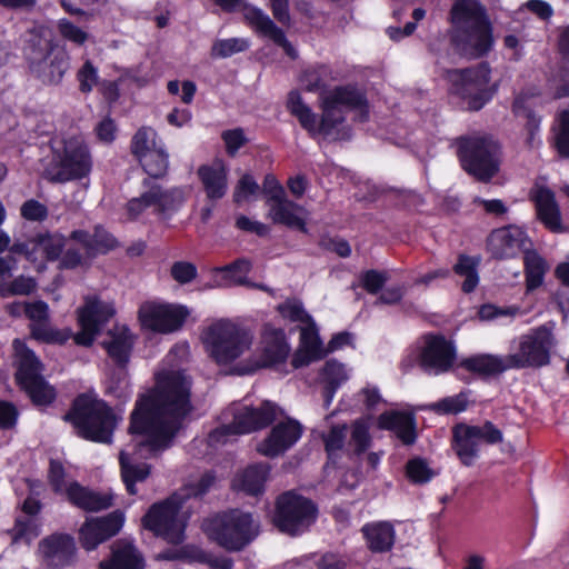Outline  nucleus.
<instances>
[{"instance_id": "nucleus-30", "label": "nucleus", "mask_w": 569, "mask_h": 569, "mask_svg": "<svg viewBox=\"0 0 569 569\" xmlns=\"http://www.w3.org/2000/svg\"><path fill=\"white\" fill-rule=\"evenodd\" d=\"M141 553L128 541L118 540L111 546L109 559L99 563V569H143Z\"/></svg>"}, {"instance_id": "nucleus-38", "label": "nucleus", "mask_w": 569, "mask_h": 569, "mask_svg": "<svg viewBox=\"0 0 569 569\" xmlns=\"http://www.w3.org/2000/svg\"><path fill=\"white\" fill-rule=\"evenodd\" d=\"M368 548L373 552H386L395 542V530L389 522L366 525L361 529Z\"/></svg>"}, {"instance_id": "nucleus-56", "label": "nucleus", "mask_w": 569, "mask_h": 569, "mask_svg": "<svg viewBox=\"0 0 569 569\" xmlns=\"http://www.w3.org/2000/svg\"><path fill=\"white\" fill-rule=\"evenodd\" d=\"M477 441L487 445H496L502 441V432L491 421H486L482 426H469Z\"/></svg>"}, {"instance_id": "nucleus-19", "label": "nucleus", "mask_w": 569, "mask_h": 569, "mask_svg": "<svg viewBox=\"0 0 569 569\" xmlns=\"http://www.w3.org/2000/svg\"><path fill=\"white\" fill-rule=\"evenodd\" d=\"M282 415L283 411L278 405L266 400L259 407H243L238 410L232 425L236 433L244 435L267 428Z\"/></svg>"}, {"instance_id": "nucleus-7", "label": "nucleus", "mask_w": 569, "mask_h": 569, "mask_svg": "<svg viewBox=\"0 0 569 569\" xmlns=\"http://www.w3.org/2000/svg\"><path fill=\"white\" fill-rule=\"evenodd\" d=\"M461 169L482 183H488L500 170L501 147L489 134H469L456 139Z\"/></svg>"}, {"instance_id": "nucleus-35", "label": "nucleus", "mask_w": 569, "mask_h": 569, "mask_svg": "<svg viewBox=\"0 0 569 569\" xmlns=\"http://www.w3.org/2000/svg\"><path fill=\"white\" fill-rule=\"evenodd\" d=\"M67 497L74 506L92 512L108 509L112 505L111 496L97 493L78 482L69 483Z\"/></svg>"}, {"instance_id": "nucleus-54", "label": "nucleus", "mask_w": 569, "mask_h": 569, "mask_svg": "<svg viewBox=\"0 0 569 569\" xmlns=\"http://www.w3.org/2000/svg\"><path fill=\"white\" fill-rule=\"evenodd\" d=\"M221 139L229 157H234L238 151L248 143V138L242 128L228 129L222 131Z\"/></svg>"}, {"instance_id": "nucleus-24", "label": "nucleus", "mask_w": 569, "mask_h": 569, "mask_svg": "<svg viewBox=\"0 0 569 569\" xmlns=\"http://www.w3.org/2000/svg\"><path fill=\"white\" fill-rule=\"evenodd\" d=\"M39 552L46 566L63 568L73 561L76 546L69 535L54 533L40 541Z\"/></svg>"}, {"instance_id": "nucleus-20", "label": "nucleus", "mask_w": 569, "mask_h": 569, "mask_svg": "<svg viewBox=\"0 0 569 569\" xmlns=\"http://www.w3.org/2000/svg\"><path fill=\"white\" fill-rule=\"evenodd\" d=\"M123 525V515L113 511L104 517L87 519L79 530V541L87 550L96 549L100 543L116 536Z\"/></svg>"}, {"instance_id": "nucleus-6", "label": "nucleus", "mask_w": 569, "mask_h": 569, "mask_svg": "<svg viewBox=\"0 0 569 569\" xmlns=\"http://www.w3.org/2000/svg\"><path fill=\"white\" fill-rule=\"evenodd\" d=\"M23 57L30 73L46 86L59 84L70 68L66 49L36 31L26 40Z\"/></svg>"}, {"instance_id": "nucleus-9", "label": "nucleus", "mask_w": 569, "mask_h": 569, "mask_svg": "<svg viewBox=\"0 0 569 569\" xmlns=\"http://www.w3.org/2000/svg\"><path fill=\"white\" fill-rule=\"evenodd\" d=\"M443 78L449 83V93L466 101L471 111L482 109L496 93V87H489L491 69L488 62L465 69H448Z\"/></svg>"}, {"instance_id": "nucleus-23", "label": "nucleus", "mask_w": 569, "mask_h": 569, "mask_svg": "<svg viewBox=\"0 0 569 569\" xmlns=\"http://www.w3.org/2000/svg\"><path fill=\"white\" fill-rule=\"evenodd\" d=\"M425 342L420 358L421 367L436 373L448 371L456 358L453 346L442 336H427Z\"/></svg>"}, {"instance_id": "nucleus-53", "label": "nucleus", "mask_w": 569, "mask_h": 569, "mask_svg": "<svg viewBox=\"0 0 569 569\" xmlns=\"http://www.w3.org/2000/svg\"><path fill=\"white\" fill-rule=\"evenodd\" d=\"M77 80L79 82V90L82 93H89L98 84L99 74L98 69L90 60H86L77 72Z\"/></svg>"}, {"instance_id": "nucleus-60", "label": "nucleus", "mask_w": 569, "mask_h": 569, "mask_svg": "<svg viewBox=\"0 0 569 569\" xmlns=\"http://www.w3.org/2000/svg\"><path fill=\"white\" fill-rule=\"evenodd\" d=\"M58 31L63 39L78 46H82L88 39V33L86 31L67 19H61L59 21Z\"/></svg>"}, {"instance_id": "nucleus-17", "label": "nucleus", "mask_w": 569, "mask_h": 569, "mask_svg": "<svg viewBox=\"0 0 569 569\" xmlns=\"http://www.w3.org/2000/svg\"><path fill=\"white\" fill-rule=\"evenodd\" d=\"M553 346V337L547 327H540L532 333L521 338L519 351L508 355L510 369L542 367L549 363V351Z\"/></svg>"}, {"instance_id": "nucleus-57", "label": "nucleus", "mask_w": 569, "mask_h": 569, "mask_svg": "<svg viewBox=\"0 0 569 569\" xmlns=\"http://www.w3.org/2000/svg\"><path fill=\"white\" fill-rule=\"evenodd\" d=\"M20 214L24 220L42 222L48 218L49 210L47 206L40 201L29 199L21 204Z\"/></svg>"}, {"instance_id": "nucleus-41", "label": "nucleus", "mask_w": 569, "mask_h": 569, "mask_svg": "<svg viewBox=\"0 0 569 569\" xmlns=\"http://www.w3.org/2000/svg\"><path fill=\"white\" fill-rule=\"evenodd\" d=\"M481 262L480 256H469L461 253L458 257L453 271L465 278L461 289L466 293L472 292L479 283L478 268Z\"/></svg>"}, {"instance_id": "nucleus-63", "label": "nucleus", "mask_w": 569, "mask_h": 569, "mask_svg": "<svg viewBox=\"0 0 569 569\" xmlns=\"http://www.w3.org/2000/svg\"><path fill=\"white\" fill-rule=\"evenodd\" d=\"M171 276L179 283H188L196 278L197 269L191 262L178 261L171 267Z\"/></svg>"}, {"instance_id": "nucleus-42", "label": "nucleus", "mask_w": 569, "mask_h": 569, "mask_svg": "<svg viewBox=\"0 0 569 569\" xmlns=\"http://www.w3.org/2000/svg\"><path fill=\"white\" fill-rule=\"evenodd\" d=\"M511 111L515 117L526 119L527 143L532 144L536 134L540 130L541 117L529 106L528 98L523 94H519L513 99Z\"/></svg>"}, {"instance_id": "nucleus-36", "label": "nucleus", "mask_w": 569, "mask_h": 569, "mask_svg": "<svg viewBox=\"0 0 569 569\" xmlns=\"http://www.w3.org/2000/svg\"><path fill=\"white\" fill-rule=\"evenodd\" d=\"M269 470L268 463L251 465L234 478L233 487L248 495L257 496L263 490Z\"/></svg>"}, {"instance_id": "nucleus-52", "label": "nucleus", "mask_w": 569, "mask_h": 569, "mask_svg": "<svg viewBox=\"0 0 569 569\" xmlns=\"http://www.w3.org/2000/svg\"><path fill=\"white\" fill-rule=\"evenodd\" d=\"M555 147L561 158L569 159V109L559 114V131L555 138Z\"/></svg>"}, {"instance_id": "nucleus-25", "label": "nucleus", "mask_w": 569, "mask_h": 569, "mask_svg": "<svg viewBox=\"0 0 569 569\" xmlns=\"http://www.w3.org/2000/svg\"><path fill=\"white\" fill-rule=\"evenodd\" d=\"M531 200L535 203L538 220L547 230L553 233H561L566 230L556 194L550 188H537L531 196Z\"/></svg>"}, {"instance_id": "nucleus-4", "label": "nucleus", "mask_w": 569, "mask_h": 569, "mask_svg": "<svg viewBox=\"0 0 569 569\" xmlns=\"http://www.w3.org/2000/svg\"><path fill=\"white\" fill-rule=\"evenodd\" d=\"M450 44L468 60L487 57L495 46L493 27L485 6L478 0H456L450 9Z\"/></svg>"}, {"instance_id": "nucleus-49", "label": "nucleus", "mask_w": 569, "mask_h": 569, "mask_svg": "<svg viewBox=\"0 0 569 569\" xmlns=\"http://www.w3.org/2000/svg\"><path fill=\"white\" fill-rule=\"evenodd\" d=\"M260 191V186L256 181L252 174L244 173L238 180L233 190V202L241 203L248 200L250 197L257 196Z\"/></svg>"}, {"instance_id": "nucleus-15", "label": "nucleus", "mask_w": 569, "mask_h": 569, "mask_svg": "<svg viewBox=\"0 0 569 569\" xmlns=\"http://www.w3.org/2000/svg\"><path fill=\"white\" fill-rule=\"evenodd\" d=\"M274 525L288 535L295 536L307 530L316 520L318 509L308 498L287 491L277 499Z\"/></svg>"}, {"instance_id": "nucleus-45", "label": "nucleus", "mask_w": 569, "mask_h": 569, "mask_svg": "<svg viewBox=\"0 0 569 569\" xmlns=\"http://www.w3.org/2000/svg\"><path fill=\"white\" fill-rule=\"evenodd\" d=\"M330 68L326 64H318L302 71L300 82L307 92H318L319 94L328 89V78Z\"/></svg>"}, {"instance_id": "nucleus-48", "label": "nucleus", "mask_w": 569, "mask_h": 569, "mask_svg": "<svg viewBox=\"0 0 569 569\" xmlns=\"http://www.w3.org/2000/svg\"><path fill=\"white\" fill-rule=\"evenodd\" d=\"M277 309L283 318L292 322H298L299 328L313 321L310 315L305 310L302 302L297 299H288L279 305Z\"/></svg>"}, {"instance_id": "nucleus-64", "label": "nucleus", "mask_w": 569, "mask_h": 569, "mask_svg": "<svg viewBox=\"0 0 569 569\" xmlns=\"http://www.w3.org/2000/svg\"><path fill=\"white\" fill-rule=\"evenodd\" d=\"M347 430L348 427L346 425L335 426L325 437L326 450L329 455L342 448Z\"/></svg>"}, {"instance_id": "nucleus-40", "label": "nucleus", "mask_w": 569, "mask_h": 569, "mask_svg": "<svg viewBox=\"0 0 569 569\" xmlns=\"http://www.w3.org/2000/svg\"><path fill=\"white\" fill-rule=\"evenodd\" d=\"M47 261L58 262L59 269L88 268L96 258V251H41Z\"/></svg>"}, {"instance_id": "nucleus-28", "label": "nucleus", "mask_w": 569, "mask_h": 569, "mask_svg": "<svg viewBox=\"0 0 569 569\" xmlns=\"http://www.w3.org/2000/svg\"><path fill=\"white\" fill-rule=\"evenodd\" d=\"M362 397L363 416L358 419V458L370 447L369 428L375 422L376 407L382 402V397L376 387H366L360 391Z\"/></svg>"}, {"instance_id": "nucleus-14", "label": "nucleus", "mask_w": 569, "mask_h": 569, "mask_svg": "<svg viewBox=\"0 0 569 569\" xmlns=\"http://www.w3.org/2000/svg\"><path fill=\"white\" fill-rule=\"evenodd\" d=\"M181 493L154 503L143 517V526L169 543L179 545L184 539L186 520L180 515Z\"/></svg>"}, {"instance_id": "nucleus-58", "label": "nucleus", "mask_w": 569, "mask_h": 569, "mask_svg": "<svg viewBox=\"0 0 569 569\" xmlns=\"http://www.w3.org/2000/svg\"><path fill=\"white\" fill-rule=\"evenodd\" d=\"M407 476L415 483H425L432 478L433 472L423 459L415 458L407 462Z\"/></svg>"}, {"instance_id": "nucleus-31", "label": "nucleus", "mask_w": 569, "mask_h": 569, "mask_svg": "<svg viewBox=\"0 0 569 569\" xmlns=\"http://www.w3.org/2000/svg\"><path fill=\"white\" fill-rule=\"evenodd\" d=\"M378 427L382 430H391L405 445H412L416 441V421L411 413L402 411H385L378 419Z\"/></svg>"}, {"instance_id": "nucleus-12", "label": "nucleus", "mask_w": 569, "mask_h": 569, "mask_svg": "<svg viewBox=\"0 0 569 569\" xmlns=\"http://www.w3.org/2000/svg\"><path fill=\"white\" fill-rule=\"evenodd\" d=\"M12 347L18 385L28 393L34 405L51 403L56 398V391L42 376L41 361L21 340L14 339Z\"/></svg>"}, {"instance_id": "nucleus-62", "label": "nucleus", "mask_w": 569, "mask_h": 569, "mask_svg": "<svg viewBox=\"0 0 569 569\" xmlns=\"http://www.w3.org/2000/svg\"><path fill=\"white\" fill-rule=\"evenodd\" d=\"M216 476L212 472H204L196 482H192L186 487L187 492L182 496V500L190 496H202L209 491L214 485Z\"/></svg>"}, {"instance_id": "nucleus-55", "label": "nucleus", "mask_w": 569, "mask_h": 569, "mask_svg": "<svg viewBox=\"0 0 569 569\" xmlns=\"http://www.w3.org/2000/svg\"><path fill=\"white\" fill-rule=\"evenodd\" d=\"M260 190L266 196V203L268 207L287 197L283 186L272 173H267L264 176Z\"/></svg>"}, {"instance_id": "nucleus-18", "label": "nucleus", "mask_w": 569, "mask_h": 569, "mask_svg": "<svg viewBox=\"0 0 569 569\" xmlns=\"http://www.w3.org/2000/svg\"><path fill=\"white\" fill-rule=\"evenodd\" d=\"M187 316L183 307L172 305L146 303L139 310L142 326L162 333L178 330Z\"/></svg>"}, {"instance_id": "nucleus-34", "label": "nucleus", "mask_w": 569, "mask_h": 569, "mask_svg": "<svg viewBox=\"0 0 569 569\" xmlns=\"http://www.w3.org/2000/svg\"><path fill=\"white\" fill-rule=\"evenodd\" d=\"M488 249H532V241L526 229L508 224L491 231L488 237Z\"/></svg>"}, {"instance_id": "nucleus-26", "label": "nucleus", "mask_w": 569, "mask_h": 569, "mask_svg": "<svg viewBox=\"0 0 569 569\" xmlns=\"http://www.w3.org/2000/svg\"><path fill=\"white\" fill-rule=\"evenodd\" d=\"M243 18L248 26L257 33L268 37L277 46L282 47L289 57H296V51L288 41L284 31L279 28L262 9L258 7H250L243 13Z\"/></svg>"}, {"instance_id": "nucleus-46", "label": "nucleus", "mask_w": 569, "mask_h": 569, "mask_svg": "<svg viewBox=\"0 0 569 569\" xmlns=\"http://www.w3.org/2000/svg\"><path fill=\"white\" fill-rule=\"evenodd\" d=\"M157 131L143 126L139 128L133 134L130 142V151L137 160H142L146 153L150 152L153 148H159L156 141Z\"/></svg>"}, {"instance_id": "nucleus-33", "label": "nucleus", "mask_w": 569, "mask_h": 569, "mask_svg": "<svg viewBox=\"0 0 569 569\" xmlns=\"http://www.w3.org/2000/svg\"><path fill=\"white\" fill-rule=\"evenodd\" d=\"M303 208L287 197L269 206V217L276 224L307 233L306 220L300 217Z\"/></svg>"}, {"instance_id": "nucleus-10", "label": "nucleus", "mask_w": 569, "mask_h": 569, "mask_svg": "<svg viewBox=\"0 0 569 569\" xmlns=\"http://www.w3.org/2000/svg\"><path fill=\"white\" fill-rule=\"evenodd\" d=\"M71 421L81 437L109 443L116 427V417L101 400L81 396L76 399L72 411L64 416Z\"/></svg>"}, {"instance_id": "nucleus-39", "label": "nucleus", "mask_w": 569, "mask_h": 569, "mask_svg": "<svg viewBox=\"0 0 569 569\" xmlns=\"http://www.w3.org/2000/svg\"><path fill=\"white\" fill-rule=\"evenodd\" d=\"M469 430V426L465 423L453 428V449L466 466H470L478 453L477 438Z\"/></svg>"}, {"instance_id": "nucleus-1", "label": "nucleus", "mask_w": 569, "mask_h": 569, "mask_svg": "<svg viewBox=\"0 0 569 569\" xmlns=\"http://www.w3.org/2000/svg\"><path fill=\"white\" fill-rule=\"evenodd\" d=\"M190 410V380L181 371L160 373L154 388L140 396L129 431L147 439L136 443L134 452L121 450L119 457L121 476L130 495L137 493L134 483L150 475V466L138 460L167 449Z\"/></svg>"}, {"instance_id": "nucleus-61", "label": "nucleus", "mask_w": 569, "mask_h": 569, "mask_svg": "<svg viewBox=\"0 0 569 569\" xmlns=\"http://www.w3.org/2000/svg\"><path fill=\"white\" fill-rule=\"evenodd\" d=\"M389 277L386 271L368 270L362 276V287L372 295L382 290Z\"/></svg>"}, {"instance_id": "nucleus-13", "label": "nucleus", "mask_w": 569, "mask_h": 569, "mask_svg": "<svg viewBox=\"0 0 569 569\" xmlns=\"http://www.w3.org/2000/svg\"><path fill=\"white\" fill-rule=\"evenodd\" d=\"M52 163L57 171L50 174V182L66 183L81 180L92 170L89 146L81 137L64 139L61 148L53 149Z\"/></svg>"}, {"instance_id": "nucleus-27", "label": "nucleus", "mask_w": 569, "mask_h": 569, "mask_svg": "<svg viewBox=\"0 0 569 569\" xmlns=\"http://www.w3.org/2000/svg\"><path fill=\"white\" fill-rule=\"evenodd\" d=\"M109 357L120 367L118 371L119 382H126L127 373L123 367L129 361L133 346V337L126 327H114L108 332V338L102 341Z\"/></svg>"}, {"instance_id": "nucleus-32", "label": "nucleus", "mask_w": 569, "mask_h": 569, "mask_svg": "<svg viewBox=\"0 0 569 569\" xmlns=\"http://www.w3.org/2000/svg\"><path fill=\"white\" fill-rule=\"evenodd\" d=\"M207 198L210 200L222 199L228 190V169L222 162L202 164L197 171Z\"/></svg>"}, {"instance_id": "nucleus-51", "label": "nucleus", "mask_w": 569, "mask_h": 569, "mask_svg": "<svg viewBox=\"0 0 569 569\" xmlns=\"http://www.w3.org/2000/svg\"><path fill=\"white\" fill-rule=\"evenodd\" d=\"M468 400L465 393L455 397L445 398L438 402L429 405L427 408L438 413H458L467 408Z\"/></svg>"}, {"instance_id": "nucleus-29", "label": "nucleus", "mask_w": 569, "mask_h": 569, "mask_svg": "<svg viewBox=\"0 0 569 569\" xmlns=\"http://www.w3.org/2000/svg\"><path fill=\"white\" fill-rule=\"evenodd\" d=\"M325 355L322 343L318 336L316 323L311 321L300 328V347L295 352L291 365L298 369L308 366L310 362Z\"/></svg>"}, {"instance_id": "nucleus-3", "label": "nucleus", "mask_w": 569, "mask_h": 569, "mask_svg": "<svg viewBox=\"0 0 569 569\" xmlns=\"http://www.w3.org/2000/svg\"><path fill=\"white\" fill-rule=\"evenodd\" d=\"M286 108L291 116L297 118L310 138L317 136L327 138L346 121L348 112L356 109V84L337 86L321 92L319 96V108L321 109L319 120L312 109L305 103L297 89L288 92Z\"/></svg>"}, {"instance_id": "nucleus-43", "label": "nucleus", "mask_w": 569, "mask_h": 569, "mask_svg": "<svg viewBox=\"0 0 569 569\" xmlns=\"http://www.w3.org/2000/svg\"><path fill=\"white\" fill-rule=\"evenodd\" d=\"M526 266V287L527 291H532L540 287L543 282L545 273L548 270V264L537 251H527L525 257Z\"/></svg>"}, {"instance_id": "nucleus-5", "label": "nucleus", "mask_w": 569, "mask_h": 569, "mask_svg": "<svg viewBox=\"0 0 569 569\" xmlns=\"http://www.w3.org/2000/svg\"><path fill=\"white\" fill-rule=\"evenodd\" d=\"M114 315L111 303L103 302L97 298H87L86 305L78 310V322L80 331L76 335L71 330H54L49 320L30 325L31 335L34 339L44 342L64 343L73 337L79 346L89 347L100 332L101 327Z\"/></svg>"}, {"instance_id": "nucleus-22", "label": "nucleus", "mask_w": 569, "mask_h": 569, "mask_svg": "<svg viewBox=\"0 0 569 569\" xmlns=\"http://www.w3.org/2000/svg\"><path fill=\"white\" fill-rule=\"evenodd\" d=\"M302 432L301 425L293 419H287L277 423L268 437L257 446V451L268 458H274L284 453L292 447Z\"/></svg>"}, {"instance_id": "nucleus-47", "label": "nucleus", "mask_w": 569, "mask_h": 569, "mask_svg": "<svg viewBox=\"0 0 569 569\" xmlns=\"http://www.w3.org/2000/svg\"><path fill=\"white\" fill-rule=\"evenodd\" d=\"M248 48L249 42L246 39H220L213 42L210 54L212 58H229L236 53L246 51Z\"/></svg>"}, {"instance_id": "nucleus-11", "label": "nucleus", "mask_w": 569, "mask_h": 569, "mask_svg": "<svg viewBox=\"0 0 569 569\" xmlns=\"http://www.w3.org/2000/svg\"><path fill=\"white\" fill-rule=\"evenodd\" d=\"M211 540L234 552L247 547L259 533V522L249 512L232 509L217 515L207 526Z\"/></svg>"}, {"instance_id": "nucleus-8", "label": "nucleus", "mask_w": 569, "mask_h": 569, "mask_svg": "<svg viewBox=\"0 0 569 569\" xmlns=\"http://www.w3.org/2000/svg\"><path fill=\"white\" fill-rule=\"evenodd\" d=\"M201 342L209 357L218 365H230L253 342L252 332L246 327L229 319H218L201 332Z\"/></svg>"}, {"instance_id": "nucleus-2", "label": "nucleus", "mask_w": 569, "mask_h": 569, "mask_svg": "<svg viewBox=\"0 0 569 569\" xmlns=\"http://www.w3.org/2000/svg\"><path fill=\"white\" fill-rule=\"evenodd\" d=\"M138 161L148 177L141 181L143 189L141 194L127 202L128 217L137 219L147 209L152 208L156 214L163 219H170L186 202V192L182 187L164 188L158 182L168 173V152L163 147L153 148L143 156L142 160Z\"/></svg>"}, {"instance_id": "nucleus-21", "label": "nucleus", "mask_w": 569, "mask_h": 569, "mask_svg": "<svg viewBox=\"0 0 569 569\" xmlns=\"http://www.w3.org/2000/svg\"><path fill=\"white\" fill-rule=\"evenodd\" d=\"M290 353V347L287 343L282 329L264 325L261 333V356L249 368L242 370V373H249L261 367H270L286 361Z\"/></svg>"}, {"instance_id": "nucleus-44", "label": "nucleus", "mask_w": 569, "mask_h": 569, "mask_svg": "<svg viewBox=\"0 0 569 569\" xmlns=\"http://www.w3.org/2000/svg\"><path fill=\"white\" fill-rule=\"evenodd\" d=\"M321 380L325 383V401L330 403L336 389L347 380V373L341 363L327 361L321 370Z\"/></svg>"}, {"instance_id": "nucleus-16", "label": "nucleus", "mask_w": 569, "mask_h": 569, "mask_svg": "<svg viewBox=\"0 0 569 569\" xmlns=\"http://www.w3.org/2000/svg\"><path fill=\"white\" fill-rule=\"evenodd\" d=\"M68 239L81 244L82 249H116L117 240L101 226L93 233L73 230L69 237L59 231H39L30 238L33 249H64Z\"/></svg>"}, {"instance_id": "nucleus-59", "label": "nucleus", "mask_w": 569, "mask_h": 569, "mask_svg": "<svg viewBox=\"0 0 569 569\" xmlns=\"http://www.w3.org/2000/svg\"><path fill=\"white\" fill-rule=\"evenodd\" d=\"M250 269V261L247 259H238L232 263L218 268L217 271L221 272L226 280L234 283H241L243 276Z\"/></svg>"}, {"instance_id": "nucleus-50", "label": "nucleus", "mask_w": 569, "mask_h": 569, "mask_svg": "<svg viewBox=\"0 0 569 569\" xmlns=\"http://www.w3.org/2000/svg\"><path fill=\"white\" fill-rule=\"evenodd\" d=\"M549 90L555 99L569 97V67H560L548 82Z\"/></svg>"}, {"instance_id": "nucleus-37", "label": "nucleus", "mask_w": 569, "mask_h": 569, "mask_svg": "<svg viewBox=\"0 0 569 569\" xmlns=\"http://www.w3.org/2000/svg\"><path fill=\"white\" fill-rule=\"evenodd\" d=\"M461 367L479 376H493L509 370L508 356L478 355L461 361Z\"/></svg>"}]
</instances>
